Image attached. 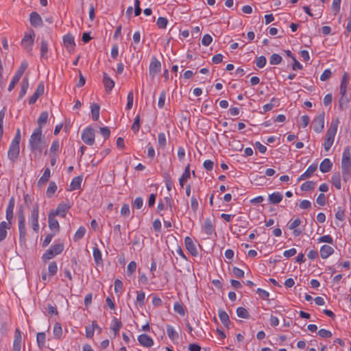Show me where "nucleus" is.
<instances>
[{
    "label": "nucleus",
    "instance_id": "f257e3e1",
    "mask_svg": "<svg viewBox=\"0 0 351 351\" xmlns=\"http://www.w3.org/2000/svg\"><path fill=\"white\" fill-rule=\"evenodd\" d=\"M30 150L34 154L35 156H40L45 143L42 141V130L40 128H36L30 136L29 140Z\"/></svg>",
    "mask_w": 351,
    "mask_h": 351
},
{
    "label": "nucleus",
    "instance_id": "f03ea898",
    "mask_svg": "<svg viewBox=\"0 0 351 351\" xmlns=\"http://www.w3.org/2000/svg\"><path fill=\"white\" fill-rule=\"evenodd\" d=\"M338 125L339 119H333L330 124V127L327 130L326 138L323 143V146L326 152H328L333 145L335 138L337 132Z\"/></svg>",
    "mask_w": 351,
    "mask_h": 351
},
{
    "label": "nucleus",
    "instance_id": "7ed1b4c3",
    "mask_svg": "<svg viewBox=\"0 0 351 351\" xmlns=\"http://www.w3.org/2000/svg\"><path fill=\"white\" fill-rule=\"evenodd\" d=\"M34 38L35 33L33 29H31L29 32L25 33L21 40V45L27 52H31L32 51Z\"/></svg>",
    "mask_w": 351,
    "mask_h": 351
},
{
    "label": "nucleus",
    "instance_id": "20e7f679",
    "mask_svg": "<svg viewBox=\"0 0 351 351\" xmlns=\"http://www.w3.org/2000/svg\"><path fill=\"white\" fill-rule=\"evenodd\" d=\"M64 250L63 244L58 243L51 246L43 255L42 258L44 261L50 260L56 255L60 254Z\"/></svg>",
    "mask_w": 351,
    "mask_h": 351
},
{
    "label": "nucleus",
    "instance_id": "39448f33",
    "mask_svg": "<svg viewBox=\"0 0 351 351\" xmlns=\"http://www.w3.org/2000/svg\"><path fill=\"white\" fill-rule=\"evenodd\" d=\"M161 70L160 62L156 58L152 57L149 67V75L153 80Z\"/></svg>",
    "mask_w": 351,
    "mask_h": 351
},
{
    "label": "nucleus",
    "instance_id": "423d86ee",
    "mask_svg": "<svg viewBox=\"0 0 351 351\" xmlns=\"http://www.w3.org/2000/svg\"><path fill=\"white\" fill-rule=\"evenodd\" d=\"M82 139L86 144L93 145L95 143V130L90 127L86 128L82 133Z\"/></svg>",
    "mask_w": 351,
    "mask_h": 351
},
{
    "label": "nucleus",
    "instance_id": "0eeeda50",
    "mask_svg": "<svg viewBox=\"0 0 351 351\" xmlns=\"http://www.w3.org/2000/svg\"><path fill=\"white\" fill-rule=\"evenodd\" d=\"M313 130L317 133H321L324 128V113H320L316 116L313 121Z\"/></svg>",
    "mask_w": 351,
    "mask_h": 351
},
{
    "label": "nucleus",
    "instance_id": "6e6552de",
    "mask_svg": "<svg viewBox=\"0 0 351 351\" xmlns=\"http://www.w3.org/2000/svg\"><path fill=\"white\" fill-rule=\"evenodd\" d=\"M19 152H20L19 144L11 142V144L10 145L9 150L8 152V158L11 161L15 162L19 157Z\"/></svg>",
    "mask_w": 351,
    "mask_h": 351
},
{
    "label": "nucleus",
    "instance_id": "1a4fd4ad",
    "mask_svg": "<svg viewBox=\"0 0 351 351\" xmlns=\"http://www.w3.org/2000/svg\"><path fill=\"white\" fill-rule=\"evenodd\" d=\"M301 224V220L297 217L293 220L289 221L288 223V228L293 230V234L295 237H298L302 233V230L297 228Z\"/></svg>",
    "mask_w": 351,
    "mask_h": 351
},
{
    "label": "nucleus",
    "instance_id": "9d476101",
    "mask_svg": "<svg viewBox=\"0 0 351 351\" xmlns=\"http://www.w3.org/2000/svg\"><path fill=\"white\" fill-rule=\"evenodd\" d=\"M202 231L207 236H210L215 232V226L210 218H206L202 226Z\"/></svg>",
    "mask_w": 351,
    "mask_h": 351
},
{
    "label": "nucleus",
    "instance_id": "9b49d317",
    "mask_svg": "<svg viewBox=\"0 0 351 351\" xmlns=\"http://www.w3.org/2000/svg\"><path fill=\"white\" fill-rule=\"evenodd\" d=\"M341 167H351V152L349 147L343 149Z\"/></svg>",
    "mask_w": 351,
    "mask_h": 351
},
{
    "label": "nucleus",
    "instance_id": "f8f14e48",
    "mask_svg": "<svg viewBox=\"0 0 351 351\" xmlns=\"http://www.w3.org/2000/svg\"><path fill=\"white\" fill-rule=\"evenodd\" d=\"M317 164L313 163L309 165L307 169L298 178V182L305 180L307 178H311L317 170Z\"/></svg>",
    "mask_w": 351,
    "mask_h": 351
},
{
    "label": "nucleus",
    "instance_id": "ddd939ff",
    "mask_svg": "<svg viewBox=\"0 0 351 351\" xmlns=\"http://www.w3.org/2000/svg\"><path fill=\"white\" fill-rule=\"evenodd\" d=\"M69 208L70 206L69 204L60 203L58 205L56 210L51 213L55 216L60 215L64 217Z\"/></svg>",
    "mask_w": 351,
    "mask_h": 351
},
{
    "label": "nucleus",
    "instance_id": "4468645a",
    "mask_svg": "<svg viewBox=\"0 0 351 351\" xmlns=\"http://www.w3.org/2000/svg\"><path fill=\"white\" fill-rule=\"evenodd\" d=\"M29 21L32 26L37 27L43 25V20L36 12H32L29 16Z\"/></svg>",
    "mask_w": 351,
    "mask_h": 351
},
{
    "label": "nucleus",
    "instance_id": "2eb2a0df",
    "mask_svg": "<svg viewBox=\"0 0 351 351\" xmlns=\"http://www.w3.org/2000/svg\"><path fill=\"white\" fill-rule=\"evenodd\" d=\"M191 178L190 165L188 164L185 167L184 171L179 179V184L181 188L186 184L188 180Z\"/></svg>",
    "mask_w": 351,
    "mask_h": 351
},
{
    "label": "nucleus",
    "instance_id": "dca6fc26",
    "mask_svg": "<svg viewBox=\"0 0 351 351\" xmlns=\"http://www.w3.org/2000/svg\"><path fill=\"white\" fill-rule=\"evenodd\" d=\"M63 43L65 47L69 51L73 50L75 46L74 37L70 34H68L63 37Z\"/></svg>",
    "mask_w": 351,
    "mask_h": 351
},
{
    "label": "nucleus",
    "instance_id": "f3484780",
    "mask_svg": "<svg viewBox=\"0 0 351 351\" xmlns=\"http://www.w3.org/2000/svg\"><path fill=\"white\" fill-rule=\"evenodd\" d=\"M184 244L186 250L193 255L196 256L197 254V250L195 245L194 244L193 240L186 237L184 239Z\"/></svg>",
    "mask_w": 351,
    "mask_h": 351
},
{
    "label": "nucleus",
    "instance_id": "a211bd4d",
    "mask_svg": "<svg viewBox=\"0 0 351 351\" xmlns=\"http://www.w3.org/2000/svg\"><path fill=\"white\" fill-rule=\"evenodd\" d=\"M320 256L323 259H326L334 253V249L328 245H323L319 250Z\"/></svg>",
    "mask_w": 351,
    "mask_h": 351
},
{
    "label": "nucleus",
    "instance_id": "6ab92c4d",
    "mask_svg": "<svg viewBox=\"0 0 351 351\" xmlns=\"http://www.w3.org/2000/svg\"><path fill=\"white\" fill-rule=\"evenodd\" d=\"M138 341L141 345L147 348L151 347L154 343L152 339L146 334H142L139 335L138 337Z\"/></svg>",
    "mask_w": 351,
    "mask_h": 351
},
{
    "label": "nucleus",
    "instance_id": "aec40b11",
    "mask_svg": "<svg viewBox=\"0 0 351 351\" xmlns=\"http://www.w3.org/2000/svg\"><path fill=\"white\" fill-rule=\"evenodd\" d=\"M282 194L280 192L276 191L269 195L268 201L271 204H277L282 200Z\"/></svg>",
    "mask_w": 351,
    "mask_h": 351
},
{
    "label": "nucleus",
    "instance_id": "412c9836",
    "mask_svg": "<svg viewBox=\"0 0 351 351\" xmlns=\"http://www.w3.org/2000/svg\"><path fill=\"white\" fill-rule=\"evenodd\" d=\"M103 83L107 92L110 91L114 86V82L106 73H104Z\"/></svg>",
    "mask_w": 351,
    "mask_h": 351
},
{
    "label": "nucleus",
    "instance_id": "4be33fe9",
    "mask_svg": "<svg viewBox=\"0 0 351 351\" xmlns=\"http://www.w3.org/2000/svg\"><path fill=\"white\" fill-rule=\"evenodd\" d=\"M218 315L222 324L226 327H228L230 324V320L228 313L225 311L219 309L218 311Z\"/></svg>",
    "mask_w": 351,
    "mask_h": 351
},
{
    "label": "nucleus",
    "instance_id": "5701e85b",
    "mask_svg": "<svg viewBox=\"0 0 351 351\" xmlns=\"http://www.w3.org/2000/svg\"><path fill=\"white\" fill-rule=\"evenodd\" d=\"M19 241L21 243H25L26 241V228L25 221L19 222Z\"/></svg>",
    "mask_w": 351,
    "mask_h": 351
},
{
    "label": "nucleus",
    "instance_id": "b1692460",
    "mask_svg": "<svg viewBox=\"0 0 351 351\" xmlns=\"http://www.w3.org/2000/svg\"><path fill=\"white\" fill-rule=\"evenodd\" d=\"M332 164L329 158H324L319 165V170L322 173H327L330 171Z\"/></svg>",
    "mask_w": 351,
    "mask_h": 351
},
{
    "label": "nucleus",
    "instance_id": "393cba45",
    "mask_svg": "<svg viewBox=\"0 0 351 351\" xmlns=\"http://www.w3.org/2000/svg\"><path fill=\"white\" fill-rule=\"evenodd\" d=\"M55 215L50 213L48 216L49 226L51 230H59L60 226L58 221L55 219Z\"/></svg>",
    "mask_w": 351,
    "mask_h": 351
},
{
    "label": "nucleus",
    "instance_id": "a878e982",
    "mask_svg": "<svg viewBox=\"0 0 351 351\" xmlns=\"http://www.w3.org/2000/svg\"><path fill=\"white\" fill-rule=\"evenodd\" d=\"M10 228V224L5 221L0 223V241H3L7 236V230Z\"/></svg>",
    "mask_w": 351,
    "mask_h": 351
},
{
    "label": "nucleus",
    "instance_id": "bb28decb",
    "mask_svg": "<svg viewBox=\"0 0 351 351\" xmlns=\"http://www.w3.org/2000/svg\"><path fill=\"white\" fill-rule=\"evenodd\" d=\"M29 87V82L27 77H25L21 84V90L19 95V99H22L26 94Z\"/></svg>",
    "mask_w": 351,
    "mask_h": 351
},
{
    "label": "nucleus",
    "instance_id": "cd10ccee",
    "mask_svg": "<svg viewBox=\"0 0 351 351\" xmlns=\"http://www.w3.org/2000/svg\"><path fill=\"white\" fill-rule=\"evenodd\" d=\"M82 182V176H77V177L74 178L70 184L69 191H74V190L80 189Z\"/></svg>",
    "mask_w": 351,
    "mask_h": 351
},
{
    "label": "nucleus",
    "instance_id": "c85d7f7f",
    "mask_svg": "<svg viewBox=\"0 0 351 351\" xmlns=\"http://www.w3.org/2000/svg\"><path fill=\"white\" fill-rule=\"evenodd\" d=\"M51 175V171L49 168H46L44 171V173L42 176V177L39 179L38 182V186H43L45 185L49 180Z\"/></svg>",
    "mask_w": 351,
    "mask_h": 351
},
{
    "label": "nucleus",
    "instance_id": "c756f323",
    "mask_svg": "<svg viewBox=\"0 0 351 351\" xmlns=\"http://www.w3.org/2000/svg\"><path fill=\"white\" fill-rule=\"evenodd\" d=\"M92 119L93 121H97L99 117L100 107L97 104H93L90 106Z\"/></svg>",
    "mask_w": 351,
    "mask_h": 351
},
{
    "label": "nucleus",
    "instance_id": "7c9ffc66",
    "mask_svg": "<svg viewBox=\"0 0 351 351\" xmlns=\"http://www.w3.org/2000/svg\"><path fill=\"white\" fill-rule=\"evenodd\" d=\"M47 119H48V112L46 111L43 112L40 114V116L37 120V123L38 125V127L37 128H40V130H42V128L47 123Z\"/></svg>",
    "mask_w": 351,
    "mask_h": 351
},
{
    "label": "nucleus",
    "instance_id": "2f4dec72",
    "mask_svg": "<svg viewBox=\"0 0 351 351\" xmlns=\"http://www.w3.org/2000/svg\"><path fill=\"white\" fill-rule=\"evenodd\" d=\"M341 168L343 180L347 182L351 178V167H341Z\"/></svg>",
    "mask_w": 351,
    "mask_h": 351
},
{
    "label": "nucleus",
    "instance_id": "473e14b6",
    "mask_svg": "<svg viewBox=\"0 0 351 351\" xmlns=\"http://www.w3.org/2000/svg\"><path fill=\"white\" fill-rule=\"evenodd\" d=\"M331 181L334 186L339 190L341 189V176L339 173H335L332 175L331 178Z\"/></svg>",
    "mask_w": 351,
    "mask_h": 351
},
{
    "label": "nucleus",
    "instance_id": "72a5a7b5",
    "mask_svg": "<svg viewBox=\"0 0 351 351\" xmlns=\"http://www.w3.org/2000/svg\"><path fill=\"white\" fill-rule=\"evenodd\" d=\"M237 315L239 317L242 319H248L250 314L247 309L244 307H238L236 310Z\"/></svg>",
    "mask_w": 351,
    "mask_h": 351
},
{
    "label": "nucleus",
    "instance_id": "f704fd0d",
    "mask_svg": "<svg viewBox=\"0 0 351 351\" xmlns=\"http://www.w3.org/2000/svg\"><path fill=\"white\" fill-rule=\"evenodd\" d=\"M315 185L316 182L313 181H306L301 185L300 189L302 191H308L313 189Z\"/></svg>",
    "mask_w": 351,
    "mask_h": 351
},
{
    "label": "nucleus",
    "instance_id": "c9c22d12",
    "mask_svg": "<svg viewBox=\"0 0 351 351\" xmlns=\"http://www.w3.org/2000/svg\"><path fill=\"white\" fill-rule=\"evenodd\" d=\"M122 327V323L117 318L114 317L112 319V326L111 329L114 332V335H117L121 328Z\"/></svg>",
    "mask_w": 351,
    "mask_h": 351
},
{
    "label": "nucleus",
    "instance_id": "e433bc0d",
    "mask_svg": "<svg viewBox=\"0 0 351 351\" xmlns=\"http://www.w3.org/2000/svg\"><path fill=\"white\" fill-rule=\"evenodd\" d=\"M93 255L97 264H100L102 263L101 253L98 247H93Z\"/></svg>",
    "mask_w": 351,
    "mask_h": 351
},
{
    "label": "nucleus",
    "instance_id": "4c0bfd02",
    "mask_svg": "<svg viewBox=\"0 0 351 351\" xmlns=\"http://www.w3.org/2000/svg\"><path fill=\"white\" fill-rule=\"evenodd\" d=\"M48 52V43L47 40L42 39L40 44V55L42 58H47Z\"/></svg>",
    "mask_w": 351,
    "mask_h": 351
},
{
    "label": "nucleus",
    "instance_id": "58836bf2",
    "mask_svg": "<svg viewBox=\"0 0 351 351\" xmlns=\"http://www.w3.org/2000/svg\"><path fill=\"white\" fill-rule=\"evenodd\" d=\"M57 185L54 182H51L47 189V195L48 197H51L57 190Z\"/></svg>",
    "mask_w": 351,
    "mask_h": 351
},
{
    "label": "nucleus",
    "instance_id": "ea45409f",
    "mask_svg": "<svg viewBox=\"0 0 351 351\" xmlns=\"http://www.w3.org/2000/svg\"><path fill=\"white\" fill-rule=\"evenodd\" d=\"M282 57L277 53H273L269 58V63L271 65L279 64L282 62Z\"/></svg>",
    "mask_w": 351,
    "mask_h": 351
},
{
    "label": "nucleus",
    "instance_id": "a19ab883",
    "mask_svg": "<svg viewBox=\"0 0 351 351\" xmlns=\"http://www.w3.org/2000/svg\"><path fill=\"white\" fill-rule=\"evenodd\" d=\"M317 241L318 243H329V244L333 243V239L330 234L323 235V236L319 237L317 239Z\"/></svg>",
    "mask_w": 351,
    "mask_h": 351
},
{
    "label": "nucleus",
    "instance_id": "79ce46f5",
    "mask_svg": "<svg viewBox=\"0 0 351 351\" xmlns=\"http://www.w3.org/2000/svg\"><path fill=\"white\" fill-rule=\"evenodd\" d=\"M349 102V99L347 95H341L339 99V107L341 110H343L347 107V105Z\"/></svg>",
    "mask_w": 351,
    "mask_h": 351
},
{
    "label": "nucleus",
    "instance_id": "37998d69",
    "mask_svg": "<svg viewBox=\"0 0 351 351\" xmlns=\"http://www.w3.org/2000/svg\"><path fill=\"white\" fill-rule=\"evenodd\" d=\"M53 335L56 338L60 339L62 334V326L59 323H56L53 327Z\"/></svg>",
    "mask_w": 351,
    "mask_h": 351
},
{
    "label": "nucleus",
    "instance_id": "c03bdc74",
    "mask_svg": "<svg viewBox=\"0 0 351 351\" xmlns=\"http://www.w3.org/2000/svg\"><path fill=\"white\" fill-rule=\"evenodd\" d=\"M140 121H141L140 115H136L134 119V121L131 128L132 130L134 133H136L137 132H138V130L140 129Z\"/></svg>",
    "mask_w": 351,
    "mask_h": 351
},
{
    "label": "nucleus",
    "instance_id": "a18cd8bd",
    "mask_svg": "<svg viewBox=\"0 0 351 351\" xmlns=\"http://www.w3.org/2000/svg\"><path fill=\"white\" fill-rule=\"evenodd\" d=\"M85 232H86V229L83 226H81L77 230V232H75V235H74V240L75 241H78L80 239H81L82 238H83V237L84 236L85 234Z\"/></svg>",
    "mask_w": 351,
    "mask_h": 351
},
{
    "label": "nucleus",
    "instance_id": "49530a36",
    "mask_svg": "<svg viewBox=\"0 0 351 351\" xmlns=\"http://www.w3.org/2000/svg\"><path fill=\"white\" fill-rule=\"evenodd\" d=\"M27 66H28V64L26 62H23L20 68L18 69V71L16 73V74L14 75V76L18 77L19 78L21 79V77H22L23 74L24 73L25 69L27 68Z\"/></svg>",
    "mask_w": 351,
    "mask_h": 351
},
{
    "label": "nucleus",
    "instance_id": "de8ad7c7",
    "mask_svg": "<svg viewBox=\"0 0 351 351\" xmlns=\"http://www.w3.org/2000/svg\"><path fill=\"white\" fill-rule=\"evenodd\" d=\"M341 0H332V9L335 14H337L340 11Z\"/></svg>",
    "mask_w": 351,
    "mask_h": 351
},
{
    "label": "nucleus",
    "instance_id": "09e8293b",
    "mask_svg": "<svg viewBox=\"0 0 351 351\" xmlns=\"http://www.w3.org/2000/svg\"><path fill=\"white\" fill-rule=\"evenodd\" d=\"M266 62H267L266 58L265 56H261L256 60V66L258 68L261 69V68H263L265 66Z\"/></svg>",
    "mask_w": 351,
    "mask_h": 351
},
{
    "label": "nucleus",
    "instance_id": "8fccbe9b",
    "mask_svg": "<svg viewBox=\"0 0 351 351\" xmlns=\"http://www.w3.org/2000/svg\"><path fill=\"white\" fill-rule=\"evenodd\" d=\"M256 293L262 300H267L269 297V293L267 291L261 288H258L256 290Z\"/></svg>",
    "mask_w": 351,
    "mask_h": 351
},
{
    "label": "nucleus",
    "instance_id": "3c124183",
    "mask_svg": "<svg viewBox=\"0 0 351 351\" xmlns=\"http://www.w3.org/2000/svg\"><path fill=\"white\" fill-rule=\"evenodd\" d=\"M48 271L50 276H53L57 273L58 267L55 261L51 262L48 267Z\"/></svg>",
    "mask_w": 351,
    "mask_h": 351
},
{
    "label": "nucleus",
    "instance_id": "603ef678",
    "mask_svg": "<svg viewBox=\"0 0 351 351\" xmlns=\"http://www.w3.org/2000/svg\"><path fill=\"white\" fill-rule=\"evenodd\" d=\"M168 23V21L166 18L164 17H159L157 19L156 25L160 29H164L167 27V25Z\"/></svg>",
    "mask_w": 351,
    "mask_h": 351
},
{
    "label": "nucleus",
    "instance_id": "864d4df0",
    "mask_svg": "<svg viewBox=\"0 0 351 351\" xmlns=\"http://www.w3.org/2000/svg\"><path fill=\"white\" fill-rule=\"evenodd\" d=\"M335 218L339 221H343L345 219L344 210L341 207H338L337 212L335 213Z\"/></svg>",
    "mask_w": 351,
    "mask_h": 351
},
{
    "label": "nucleus",
    "instance_id": "5fc2aeb1",
    "mask_svg": "<svg viewBox=\"0 0 351 351\" xmlns=\"http://www.w3.org/2000/svg\"><path fill=\"white\" fill-rule=\"evenodd\" d=\"M145 298V294L144 292L141 291L137 293L136 302L140 306H143L144 305Z\"/></svg>",
    "mask_w": 351,
    "mask_h": 351
},
{
    "label": "nucleus",
    "instance_id": "6e6d98bb",
    "mask_svg": "<svg viewBox=\"0 0 351 351\" xmlns=\"http://www.w3.org/2000/svg\"><path fill=\"white\" fill-rule=\"evenodd\" d=\"M127 99H128V102H127V105H126V108L128 110H130L132 108L133 101H134V94H133L132 91H130L128 94Z\"/></svg>",
    "mask_w": 351,
    "mask_h": 351
},
{
    "label": "nucleus",
    "instance_id": "4d7b16f0",
    "mask_svg": "<svg viewBox=\"0 0 351 351\" xmlns=\"http://www.w3.org/2000/svg\"><path fill=\"white\" fill-rule=\"evenodd\" d=\"M318 335L322 338H330L332 337V332L324 328L319 330Z\"/></svg>",
    "mask_w": 351,
    "mask_h": 351
},
{
    "label": "nucleus",
    "instance_id": "13d9d810",
    "mask_svg": "<svg viewBox=\"0 0 351 351\" xmlns=\"http://www.w3.org/2000/svg\"><path fill=\"white\" fill-rule=\"evenodd\" d=\"M17 217L19 222L25 221V214H24V207L23 206H21L17 211Z\"/></svg>",
    "mask_w": 351,
    "mask_h": 351
},
{
    "label": "nucleus",
    "instance_id": "bf43d9fd",
    "mask_svg": "<svg viewBox=\"0 0 351 351\" xmlns=\"http://www.w3.org/2000/svg\"><path fill=\"white\" fill-rule=\"evenodd\" d=\"M213 41V38L210 34H205L202 38V44L206 47L208 46Z\"/></svg>",
    "mask_w": 351,
    "mask_h": 351
},
{
    "label": "nucleus",
    "instance_id": "052dcab7",
    "mask_svg": "<svg viewBox=\"0 0 351 351\" xmlns=\"http://www.w3.org/2000/svg\"><path fill=\"white\" fill-rule=\"evenodd\" d=\"M143 205V199L142 197H136L132 204V207L136 209H140Z\"/></svg>",
    "mask_w": 351,
    "mask_h": 351
},
{
    "label": "nucleus",
    "instance_id": "680f3d73",
    "mask_svg": "<svg viewBox=\"0 0 351 351\" xmlns=\"http://www.w3.org/2000/svg\"><path fill=\"white\" fill-rule=\"evenodd\" d=\"M191 207L194 213H196L199 208V203L195 196H192L191 199Z\"/></svg>",
    "mask_w": 351,
    "mask_h": 351
},
{
    "label": "nucleus",
    "instance_id": "e2e57ef3",
    "mask_svg": "<svg viewBox=\"0 0 351 351\" xmlns=\"http://www.w3.org/2000/svg\"><path fill=\"white\" fill-rule=\"evenodd\" d=\"M136 269V262L131 261L128 265V268H127L128 274L130 276L132 275L135 271Z\"/></svg>",
    "mask_w": 351,
    "mask_h": 351
},
{
    "label": "nucleus",
    "instance_id": "0e129e2a",
    "mask_svg": "<svg viewBox=\"0 0 351 351\" xmlns=\"http://www.w3.org/2000/svg\"><path fill=\"white\" fill-rule=\"evenodd\" d=\"M38 213H39V208H38V204L36 203L32 210L31 216L29 219H38Z\"/></svg>",
    "mask_w": 351,
    "mask_h": 351
},
{
    "label": "nucleus",
    "instance_id": "69168bd1",
    "mask_svg": "<svg viewBox=\"0 0 351 351\" xmlns=\"http://www.w3.org/2000/svg\"><path fill=\"white\" fill-rule=\"evenodd\" d=\"M331 74L332 73L330 69H325L320 75V80L323 82L327 80L330 77Z\"/></svg>",
    "mask_w": 351,
    "mask_h": 351
},
{
    "label": "nucleus",
    "instance_id": "338daca9",
    "mask_svg": "<svg viewBox=\"0 0 351 351\" xmlns=\"http://www.w3.org/2000/svg\"><path fill=\"white\" fill-rule=\"evenodd\" d=\"M29 222L34 231L37 233L39 230L38 219H29Z\"/></svg>",
    "mask_w": 351,
    "mask_h": 351
},
{
    "label": "nucleus",
    "instance_id": "774afa93",
    "mask_svg": "<svg viewBox=\"0 0 351 351\" xmlns=\"http://www.w3.org/2000/svg\"><path fill=\"white\" fill-rule=\"evenodd\" d=\"M59 149H60L59 141H54L52 143L51 146L50 147L51 152L53 153L54 154H56L58 152Z\"/></svg>",
    "mask_w": 351,
    "mask_h": 351
}]
</instances>
